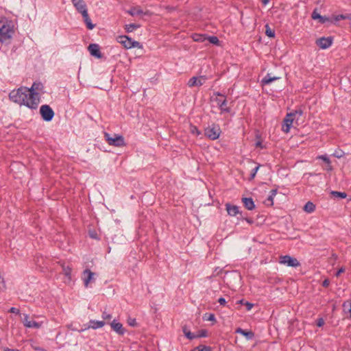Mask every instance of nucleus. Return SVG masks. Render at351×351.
I'll list each match as a JSON object with an SVG mask.
<instances>
[{
    "mask_svg": "<svg viewBox=\"0 0 351 351\" xmlns=\"http://www.w3.org/2000/svg\"><path fill=\"white\" fill-rule=\"evenodd\" d=\"M44 86L40 82H34L31 88H27L28 90L29 99H31L29 102V108L32 110H36L40 101V97L38 91H43Z\"/></svg>",
    "mask_w": 351,
    "mask_h": 351,
    "instance_id": "obj_1",
    "label": "nucleus"
},
{
    "mask_svg": "<svg viewBox=\"0 0 351 351\" xmlns=\"http://www.w3.org/2000/svg\"><path fill=\"white\" fill-rule=\"evenodd\" d=\"M10 98L14 102L29 108L31 99H29L28 90H26V87H21L16 91L12 90L10 93Z\"/></svg>",
    "mask_w": 351,
    "mask_h": 351,
    "instance_id": "obj_2",
    "label": "nucleus"
},
{
    "mask_svg": "<svg viewBox=\"0 0 351 351\" xmlns=\"http://www.w3.org/2000/svg\"><path fill=\"white\" fill-rule=\"evenodd\" d=\"M14 34V25L11 21L0 19V42L3 43L12 39Z\"/></svg>",
    "mask_w": 351,
    "mask_h": 351,
    "instance_id": "obj_3",
    "label": "nucleus"
},
{
    "mask_svg": "<svg viewBox=\"0 0 351 351\" xmlns=\"http://www.w3.org/2000/svg\"><path fill=\"white\" fill-rule=\"evenodd\" d=\"M221 132L218 124L213 123L204 129V135L210 140L214 141L219 138Z\"/></svg>",
    "mask_w": 351,
    "mask_h": 351,
    "instance_id": "obj_4",
    "label": "nucleus"
},
{
    "mask_svg": "<svg viewBox=\"0 0 351 351\" xmlns=\"http://www.w3.org/2000/svg\"><path fill=\"white\" fill-rule=\"evenodd\" d=\"M104 137L110 145L115 147H121L125 145V140L123 136L121 135L114 134V137H112L108 133L104 132Z\"/></svg>",
    "mask_w": 351,
    "mask_h": 351,
    "instance_id": "obj_5",
    "label": "nucleus"
},
{
    "mask_svg": "<svg viewBox=\"0 0 351 351\" xmlns=\"http://www.w3.org/2000/svg\"><path fill=\"white\" fill-rule=\"evenodd\" d=\"M40 114L42 119L47 122L51 121L55 115L53 110L47 104L40 106Z\"/></svg>",
    "mask_w": 351,
    "mask_h": 351,
    "instance_id": "obj_6",
    "label": "nucleus"
},
{
    "mask_svg": "<svg viewBox=\"0 0 351 351\" xmlns=\"http://www.w3.org/2000/svg\"><path fill=\"white\" fill-rule=\"evenodd\" d=\"M333 43V37H321L315 40V44L322 49H326L329 48Z\"/></svg>",
    "mask_w": 351,
    "mask_h": 351,
    "instance_id": "obj_7",
    "label": "nucleus"
},
{
    "mask_svg": "<svg viewBox=\"0 0 351 351\" xmlns=\"http://www.w3.org/2000/svg\"><path fill=\"white\" fill-rule=\"evenodd\" d=\"M279 262L281 264H285L292 267H297L300 265V263L295 258L289 255L281 256Z\"/></svg>",
    "mask_w": 351,
    "mask_h": 351,
    "instance_id": "obj_8",
    "label": "nucleus"
},
{
    "mask_svg": "<svg viewBox=\"0 0 351 351\" xmlns=\"http://www.w3.org/2000/svg\"><path fill=\"white\" fill-rule=\"evenodd\" d=\"M293 120H294V117H293L292 114L288 113L286 115V117H285V119L283 120V124L282 125V130L284 132L288 133L290 131V129L293 124Z\"/></svg>",
    "mask_w": 351,
    "mask_h": 351,
    "instance_id": "obj_9",
    "label": "nucleus"
},
{
    "mask_svg": "<svg viewBox=\"0 0 351 351\" xmlns=\"http://www.w3.org/2000/svg\"><path fill=\"white\" fill-rule=\"evenodd\" d=\"M206 80V77L205 75H201L199 77H193L189 79L188 81L187 85L189 87H193V86H201L204 84Z\"/></svg>",
    "mask_w": 351,
    "mask_h": 351,
    "instance_id": "obj_10",
    "label": "nucleus"
},
{
    "mask_svg": "<svg viewBox=\"0 0 351 351\" xmlns=\"http://www.w3.org/2000/svg\"><path fill=\"white\" fill-rule=\"evenodd\" d=\"M88 50L90 54L97 58H101L103 57L102 53L100 51V47L98 44L91 43L88 47Z\"/></svg>",
    "mask_w": 351,
    "mask_h": 351,
    "instance_id": "obj_11",
    "label": "nucleus"
},
{
    "mask_svg": "<svg viewBox=\"0 0 351 351\" xmlns=\"http://www.w3.org/2000/svg\"><path fill=\"white\" fill-rule=\"evenodd\" d=\"M105 325V322L104 321H95V320H90L89 321V325L88 327H86L84 328H82L80 330H77V328H72L73 330H77L79 332H82V331H84L85 330L88 329V328H93V329H97V328H101L103 327Z\"/></svg>",
    "mask_w": 351,
    "mask_h": 351,
    "instance_id": "obj_12",
    "label": "nucleus"
},
{
    "mask_svg": "<svg viewBox=\"0 0 351 351\" xmlns=\"http://www.w3.org/2000/svg\"><path fill=\"white\" fill-rule=\"evenodd\" d=\"M94 275L95 273L89 269H86L84 270L82 279L84 281V285L86 287H88V284L91 281H95V279L93 278Z\"/></svg>",
    "mask_w": 351,
    "mask_h": 351,
    "instance_id": "obj_13",
    "label": "nucleus"
},
{
    "mask_svg": "<svg viewBox=\"0 0 351 351\" xmlns=\"http://www.w3.org/2000/svg\"><path fill=\"white\" fill-rule=\"evenodd\" d=\"M111 328L119 335H123L125 332L122 324L114 319L110 324Z\"/></svg>",
    "mask_w": 351,
    "mask_h": 351,
    "instance_id": "obj_14",
    "label": "nucleus"
},
{
    "mask_svg": "<svg viewBox=\"0 0 351 351\" xmlns=\"http://www.w3.org/2000/svg\"><path fill=\"white\" fill-rule=\"evenodd\" d=\"M23 324L27 328H39L40 327V323H38L36 321H34V320H29L28 315H24V318L23 319Z\"/></svg>",
    "mask_w": 351,
    "mask_h": 351,
    "instance_id": "obj_15",
    "label": "nucleus"
},
{
    "mask_svg": "<svg viewBox=\"0 0 351 351\" xmlns=\"http://www.w3.org/2000/svg\"><path fill=\"white\" fill-rule=\"evenodd\" d=\"M226 210L228 212V214L230 216L234 217L238 214L241 215V212L239 210V208L237 206L232 205L230 203H226L225 204Z\"/></svg>",
    "mask_w": 351,
    "mask_h": 351,
    "instance_id": "obj_16",
    "label": "nucleus"
},
{
    "mask_svg": "<svg viewBox=\"0 0 351 351\" xmlns=\"http://www.w3.org/2000/svg\"><path fill=\"white\" fill-rule=\"evenodd\" d=\"M117 41L121 43L125 49H131L132 38L126 35H122L117 37Z\"/></svg>",
    "mask_w": 351,
    "mask_h": 351,
    "instance_id": "obj_17",
    "label": "nucleus"
},
{
    "mask_svg": "<svg viewBox=\"0 0 351 351\" xmlns=\"http://www.w3.org/2000/svg\"><path fill=\"white\" fill-rule=\"evenodd\" d=\"M73 4V6L77 10V11L80 13L82 12L84 10H87V6L84 0H71Z\"/></svg>",
    "mask_w": 351,
    "mask_h": 351,
    "instance_id": "obj_18",
    "label": "nucleus"
},
{
    "mask_svg": "<svg viewBox=\"0 0 351 351\" xmlns=\"http://www.w3.org/2000/svg\"><path fill=\"white\" fill-rule=\"evenodd\" d=\"M81 14L82 15L84 22L85 23L86 27L88 29H93L95 27V25L91 22V20L88 13V10H84V11L81 12Z\"/></svg>",
    "mask_w": 351,
    "mask_h": 351,
    "instance_id": "obj_19",
    "label": "nucleus"
},
{
    "mask_svg": "<svg viewBox=\"0 0 351 351\" xmlns=\"http://www.w3.org/2000/svg\"><path fill=\"white\" fill-rule=\"evenodd\" d=\"M241 202L244 207L248 210H252L255 208V204L252 197H243Z\"/></svg>",
    "mask_w": 351,
    "mask_h": 351,
    "instance_id": "obj_20",
    "label": "nucleus"
},
{
    "mask_svg": "<svg viewBox=\"0 0 351 351\" xmlns=\"http://www.w3.org/2000/svg\"><path fill=\"white\" fill-rule=\"evenodd\" d=\"M216 101L217 102V104L219 107V109L221 110V112H230L231 108L229 107H227V100L226 99V97H224L223 100H221L220 99H217Z\"/></svg>",
    "mask_w": 351,
    "mask_h": 351,
    "instance_id": "obj_21",
    "label": "nucleus"
},
{
    "mask_svg": "<svg viewBox=\"0 0 351 351\" xmlns=\"http://www.w3.org/2000/svg\"><path fill=\"white\" fill-rule=\"evenodd\" d=\"M236 333H239L246 337L247 340H252L254 337V333L252 330H244L241 328L236 329Z\"/></svg>",
    "mask_w": 351,
    "mask_h": 351,
    "instance_id": "obj_22",
    "label": "nucleus"
},
{
    "mask_svg": "<svg viewBox=\"0 0 351 351\" xmlns=\"http://www.w3.org/2000/svg\"><path fill=\"white\" fill-rule=\"evenodd\" d=\"M280 79V77H272L270 73H267L261 80L263 85L269 84L270 83Z\"/></svg>",
    "mask_w": 351,
    "mask_h": 351,
    "instance_id": "obj_23",
    "label": "nucleus"
},
{
    "mask_svg": "<svg viewBox=\"0 0 351 351\" xmlns=\"http://www.w3.org/2000/svg\"><path fill=\"white\" fill-rule=\"evenodd\" d=\"M278 193V189H274L270 191L269 195L265 200V204L267 206H272L274 204V198Z\"/></svg>",
    "mask_w": 351,
    "mask_h": 351,
    "instance_id": "obj_24",
    "label": "nucleus"
},
{
    "mask_svg": "<svg viewBox=\"0 0 351 351\" xmlns=\"http://www.w3.org/2000/svg\"><path fill=\"white\" fill-rule=\"evenodd\" d=\"M341 20H350L351 21V13L346 14H338L332 16V21L334 23Z\"/></svg>",
    "mask_w": 351,
    "mask_h": 351,
    "instance_id": "obj_25",
    "label": "nucleus"
},
{
    "mask_svg": "<svg viewBox=\"0 0 351 351\" xmlns=\"http://www.w3.org/2000/svg\"><path fill=\"white\" fill-rule=\"evenodd\" d=\"M128 13L132 16L145 14L140 7H133L128 10Z\"/></svg>",
    "mask_w": 351,
    "mask_h": 351,
    "instance_id": "obj_26",
    "label": "nucleus"
},
{
    "mask_svg": "<svg viewBox=\"0 0 351 351\" xmlns=\"http://www.w3.org/2000/svg\"><path fill=\"white\" fill-rule=\"evenodd\" d=\"M343 311L345 314L350 313L351 318V300L345 301L342 304Z\"/></svg>",
    "mask_w": 351,
    "mask_h": 351,
    "instance_id": "obj_27",
    "label": "nucleus"
},
{
    "mask_svg": "<svg viewBox=\"0 0 351 351\" xmlns=\"http://www.w3.org/2000/svg\"><path fill=\"white\" fill-rule=\"evenodd\" d=\"M141 27V25L137 23H130V24H126L125 25V30L127 33H130L134 31L135 29L139 28Z\"/></svg>",
    "mask_w": 351,
    "mask_h": 351,
    "instance_id": "obj_28",
    "label": "nucleus"
},
{
    "mask_svg": "<svg viewBox=\"0 0 351 351\" xmlns=\"http://www.w3.org/2000/svg\"><path fill=\"white\" fill-rule=\"evenodd\" d=\"M304 210L308 213H311L315 210V205L312 202H308L303 208Z\"/></svg>",
    "mask_w": 351,
    "mask_h": 351,
    "instance_id": "obj_29",
    "label": "nucleus"
},
{
    "mask_svg": "<svg viewBox=\"0 0 351 351\" xmlns=\"http://www.w3.org/2000/svg\"><path fill=\"white\" fill-rule=\"evenodd\" d=\"M182 329L183 333L184 334L185 337L187 339H189L190 340L195 339V335L189 330L188 327L186 325L183 326L182 327Z\"/></svg>",
    "mask_w": 351,
    "mask_h": 351,
    "instance_id": "obj_30",
    "label": "nucleus"
},
{
    "mask_svg": "<svg viewBox=\"0 0 351 351\" xmlns=\"http://www.w3.org/2000/svg\"><path fill=\"white\" fill-rule=\"evenodd\" d=\"M193 38L195 42L203 43L207 40L206 34H195L193 36Z\"/></svg>",
    "mask_w": 351,
    "mask_h": 351,
    "instance_id": "obj_31",
    "label": "nucleus"
},
{
    "mask_svg": "<svg viewBox=\"0 0 351 351\" xmlns=\"http://www.w3.org/2000/svg\"><path fill=\"white\" fill-rule=\"evenodd\" d=\"M265 34L269 38H274L275 37V31L274 29H271L268 24H266L265 26Z\"/></svg>",
    "mask_w": 351,
    "mask_h": 351,
    "instance_id": "obj_32",
    "label": "nucleus"
},
{
    "mask_svg": "<svg viewBox=\"0 0 351 351\" xmlns=\"http://www.w3.org/2000/svg\"><path fill=\"white\" fill-rule=\"evenodd\" d=\"M191 351H212V348L208 346L199 345L191 350Z\"/></svg>",
    "mask_w": 351,
    "mask_h": 351,
    "instance_id": "obj_33",
    "label": "nucleus"
},
{
    "mask_svg": "<svg viewBox=\"0 0 351 351\" xmlns=\"http://www.w3.org/2000/svg\"><path fill=\"white\" fill-rule=\"evenodd\" d=\"M210 43L215 45H219V40L216 36H207V40Z\"/></svg>",
    "mask_w": 351,
    "mask_h": 351,
    "instance_id": "obj_34",
    "label": "nucleus"
},
{
    "mask_svg": "<svg viewBox=\"0 0 351 351\" xmlns=\"http://www.w3.org/2000/svg\"><path fill=\"white\" fill-rule=\"evenodd\" d=\"M317 158L322 160L328 165V168L327 169L328 170H332V167L330 165V160L326 155H320L317 156Z\"/></svg>",
    "mask_w": 351,
    "mask_h": 351,
    "instance_id": "obj_35",
    "label": "nucleus"
},
{
    "mask_svg": "<svg viewBox=\"0 0 351 351\" xmlns=\"http://www.w3.org/2000/svg\"><path fill=\"white\" fill-rule=\"evenodd\" d=\"M331 195L335 197H338L340 199H344L347 197V194L345 192H339L335 191H332Z\"/></svg>",
    "mask_w": 351,
    "mask_h": 351,
    "instance_id": "obj_36",
    "label": "nucleus"
},
{
    "mask_svg": "<svg viewBox=\"0 0 351 351\" xmlns=\"http://www.w3.org/2000/svg\"><path fill=\"white\" fill-rule=\"evenodd\" d=\"M202 318L204 320H206V321H211V322H216L215 316L213 313H205L203 315Z\"/></svg>",
    "mask_w": 351,
    "mask_h": 351,
    "instance_id": "obj_37",
    "label": "nucleus"
},
{
    "mask_svg": "<svg viewBox=\"0 0 351 351\" xmlns=\"http://www.w3.org/2000/svg\"><path fill=\"white\" fill-rule=\"evenodd\" d=\"M208 336V331L206 329H202L198 331L197 335H195V339L206 337Z\"/></svg>",
    "mask_w": 351,
    "mask_h": 351,
    "instance_id": "obj_38",
    "label": "nucleus"
},
{
    "mask_svg": "<svg viewBox=\"0 0 351 351\" xmlns=\"http://www.w3.org/2000/svg\"><path fill=\"white\" fill-rule=\"evenodd\" d=\"M63 272L69 280L71 278L72 269L70 267H63Z\"/></svg>",
    "mask_w": 351,
    "mask_h": 351,
    "instance_id": "obj_39",
    "label": "nucleus"
},
{
    "mask_svg": "<svg viewBox=\"0 0 351 351\" xmlns=\"http://www.w3.org/2000/svg\"><path fill=\"white\" fill-rule=\"evenodd\" d=\"M322 16L319 13L317 12V9L314 10L311 14V18L313 20H318L319 23H320Z\"/></svg>",
    "mask_w": 351,
    "mask_h": 351,
    "instance_id": "obj_40",
    "label": "nucleus"
},
{
    "mask_svg": "<svg viewBox=\"0 0 351 351\" xmlns=\"http://www.w3.org/2000/svg\"><path fill=\"white\" fill-rule=\"evenodd\" d=\"M260 167H261V165L258 164L256 167H255L251 171V173H250V178H249V180H252L255 178L256 174L257 171H258Z\"/></svg>",
    "mask_w": 351,
    "mask_h": 351,
    "instance_id": "obj_41",
    "label": "nucleus"
},
{
    "mask_svg": "<svg viewBox=\"0 0 351 351\" xmlns=\"http://www.w3.org/2000/svg\"><path fill=\"white\" fill-rule=\"evenodd\" d=\"M326 23H334V21H332V18L330 19V17L328 16H322V19H321V21H320V23L321 24H325Z\"/></svg>",
    "mask_w": 351,
    "mask_h": 351,
    "instance_id": "obj_42",
    "label": "nucleus"
},
{
    "mask_svg": "<svg viewBox=\"0 0 351 351\" xmlns=\"http://www.w3.org/2000/svg\"><path fill=\"white\" fill-rule=\"evenodd\" d=\"M344 155V152L341 149L335 150L332 154V156L337 158H341Z\"/></svg>",
    "mask_w": 351,
    "mask_h": 351,
    "instance_id": "obj_43",
    "label": "nucleus"
},
{
    "mask_svg": "<svg viewBox=\"0 0 351 351\" xmlns=\"http://www.w3.org/2000/svg\"><path fill=\"white\" fill-rule=\"evenodd\" d=\"M289 114H293V117L296 116L301 117L303 114V110L301 108L296 109L295 111L290 112Z\"/></svg>",
    "mask_w": 351,
    "mask_h": 351,
    "instance_id": "obj_44",
    "label": "nucleus"
},
{
    "mask_svg": "<svg viewBox=\"0 0 351 351\" xmlns=\"http://www.w3.org/2000/svg\"><path fill=\"white\" fill-rule=\"evenodd\" d=\"M128 324L132 327H136L138 326L135 318L129 317L128 319Z\"/></svg>",
    "mask_w": 351,
    "mask_h": 351,
    "instance_id": "obj_45",
    "label": "nucleus"
},
{
    "mask_svg": "<svg viewBox=\"0 0 351 351\" xmlns=\"http://www.w3.org/2000/svg\"><path fill=\"white\" fill-rule=\"evenodd\" d=\"M130 47H131V49L134 47L141 49L143 47V45L139 42L132 40V43L131 45H130Z\"/></svg>",
    "mask_w": 351,
    "mask_h": 351,
    "instance_id": "obj_46",
    "label": "nucleus"
},
{
    "mask_svg": "<svg viewBox=\"0 0 351 351\" xmlns=\"http://www.w3.org/2000/svg\"><path fill=\"white\" fill-rule=\"evenodd\" d=\"M191 132L192 134H196L197 136L201 134V132L198 130V128L196 126H191Z\"/></svg>",
    "mask_w": 351,
    "mask_h": 351,
    "instance_id": "obj_47",
    "label": "nucleus"
},
{
    "mask_svg": "<svg viewBox=\"0 0 351 351\" xmlns=\"http://www.w3.org/2000/svg\"><path fill=\"white\" fill-rule=\"evenodd\" d=\"M102 318L104 320H108L112 318V315L106 313V311H104L102 313Z\"/></svg>",
    "mask_w": 351,
    "mask_h": 351,
    "instance_id": "obj_48",
    "label": "nucleus"
},
{
    "mask_svg": "<svg viewBox=\"0 0 351 351\" xmlns=\"http://www.w3.org/2000/svg\"><path fill=\"white\" fill-rule=\"evenodd\" d=\"M324 324V320L322 317H320V318H318L317 320H316V325L318 327H322L323 326Z\"/></svg>",
    "mask_w": 351,
    "mask_h": 351,
    "instance_id": "obj_49",
    "label": "nucleus"
},
{
    "mask_svg": "<svg viewBox=\"0 0 351 351\" xmlns=\"http://www.w3.org/2000/svg\"><path fill=\"white\" fill-rule=\"evenodd\" d=\"M9 312L12 313H16V314L20 313V311L15 307H11L9 310Z\"/></svg>",
    "mask_w": 351,
    "mask_h": 351,
    "instance_id": "obj_50",
    "label": "nucleus"
},
{
    "mask_svg": "<svg viewBox=\"0 0 351 351\" xmlns=\"http://www.w3.org/2000/svg\"><path fill=\"white\" fill-rule=\"evenodd\" d=\"M245 306H246L247 311H250L253 307L254 304L252 303H250L249 302H245Z\"/></svg>",
    "mask_w": 351,
    "mask_h": 351,
    "instance_id": "obj_51",
    "label": "nucleus"
},
{
    "mask_svg": "<svg viewBox=\"0 0 351 351\" xmlns=\"http://www.w3.org/2000/svg\"><path fill=\"white\" fill-rule=\"evenodd\" d=\"M218 302L220 304V305L225 306L226 304V300L224 298H219L218 300Z\"/></svg>",
    "mask_w": 351,
    "mask_h": 351,
    "instance_id": "obj_52",
    "label": "nucleus"
},
{
    "mask_svg": "<svg viewBox=\"0 0 351 351\" xmlns=\"http://www.w3.org/2000/svg\"><path fill=\"white\" fill-rule=\"evenodd\" d=\"M345 268L344 267H341L340 269H339V270L337 271V273L335 274V276L337 277L341 275V274L343 273L345 271Z\"/></svg>",
    "mask_w": 351,
    "mask_h": 351,
    "instance_id": "obj_53",
    "label": "nucleus"
},
{
    "mask_svg": "<svg viewBox=\"0 0 351 351\" xmlns=\"http://www.w3.org/2000/svg\"><path fill=\"white\" fill-rule=\"evenodd\" d=\"M329 285H330V280H329L328 278L325 279V280L322 282V286H323L324 287H328L329 286Z\"/></svg>",
    "mask_w": 351,
    "mask_h": 351,
    "instance_id": "obj_54",
    "label": "nucleus"
},
{
    "mask_svg": "<svg viewBox=\"0 0 351 351\" xmlns=\"http://www.w3.org/2000/svg\"><path fill=\"white\" fill-rule=\"evenodd\" d=\"M245 221H246L249 224L254 223V220L252 218L250 217H245L243 218Z\"/></svg>",
    "mask_w": 351,
    "mask_h": 351,
    "instance_id": "obj_55",
    "label": "nucleus"
},
{
    "mask_svg": "<svg viewBox=\"0 0 351 351\" xmlns=\"http://www.w3.org/2000/svg\"><path fill=\"white\" fill-rule=\"evenodd\" d=\"M256 147H260L261 149L264 148V146L263 145L262 142H261V141H258L256 143Z\"/></svg>",
    "mask_w": 351,
    "mask_h": 351,
    "instance_id": "obj_56",
    "label": "nucleus"
},
{
    "mask_svg": "<svg viewBox=\"0 0 351 351\" xmlns=\"http://www.w3.org/2000/svg\"><path fill=\"white\" fill-rule=\"evenodd\" d=\"M3 351H20V350L18 349H11V348H5L3 349Z\"/></svg>",
    "mask_w": 351,
    "mask_h": 351,
    "instance_id": "obj_57",
    "label": "nucleus"
},
{
    "mask_svg": "<svg viewBox=\"0 0 351 351\" xmlns=\"http://www.w3.org/2000/svg\"><path fill=\"white\" fill-rule=\"evenodd\" d=\"M215 95H217V96H221V97H226L223 94H222V93H221L219 92L215 93Z\"/></svg>",
    "mask_w": 351,
    "mask_h": 351,
    "instance_id": "obj_58",
    "label": "nucleus"
},
{
    "mask_svg": "<svg viewBox=\"0 0 351 351\" xmlns=\"http://www.w3.org/2000/svg\"><path fill=\"white\" fill-rule=\"evenodd\" d=\"M269 0H261L262 3L266 5L269 3Z\"/></svg>",
    "mask_w": 351,
    "mask_h": 351,
    "instance_id": "obj_59",
    "label": "nucleus"
},
{
    "mask_svg": "<svg viewBox=\"0 0 351 351\" xmlns=\"http://www.w3.org/2000/svg\"><path fill=\"white\" fill-rule=\"evenodd\" d=\"M239 304H244L245 305V301L244 300H240L239 302H238Z\"/></svg>",
    "mask_w": 351,
    "mask_h": 351,
    "instance_id": "obj_60",
    "label": "nucleus"
},
{
    "mask_svg": "<svg viewBox=\"0 0 351 351\" xmlns=\"http://www.w3.org/2000/svg\"><path fill=\"white\" fill-rule=\"evenodd\" d=\"M90 237H91L92 238H96V234H91V235H90Z\"/></svg>",
    "mask_w": 351,
    "mask_h": 351,
    "instance_id": "obj_61",
    "label": "nucleus"
},
{
    "mask_svg": "<svg viewBox=\"0 0 351 351\" xmlns=\"http://www.w3.org/2000/svg\"><path fill=\"white\" fill-rule=\"evenodd\" d=\"M332 256H333V258H337V256H336V255H335V254H333Z\"/></svg>",
    "mask_w": 351,
    "mask_h": 351,
    "instance_id": "obj_62",
    "label": "nucleus"
},
{
    "mask_svg": "<svg viewBox=\"0 0 351 351\" xmlns=\"http://www.w3.org/2000/svg\"><path fill=\"white\" fill-rule=\"evenodd\" d=\"M332 256H333V258H337V256H336V255H335V254H333Z\"/></svg>",
    "mask_w": 351,
    "mask_h": 351,
    "instance_id": "obj_63",
    "label": "nucleus"
}]
</instances>
